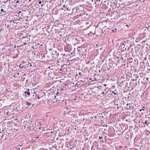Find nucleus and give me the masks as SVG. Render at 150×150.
Returning <instances> with one entry per match:
<instances>
[{
    "label": "nucleus",
    "mask_w": 150,
    "mask_h": 150,
    "mask_svg": "<svg viewBox=\"0 0 150 150\" xmlns=\"http://www.w3.org/2000/svg\"><path fill=\"white\" fill-rule=\"evenodd\" d=\"M63 66H64V65H63V66H62V67H63Z\"/></svg>",
    "instance_id": "13d9d810"
},
{
    "label": "nucleus",
    "mask_w": 150,
    "mask_h": 150,
    "mask_svg": "<svg viewBox=\"0 0 150 150\" xmlns=\"http://www.w3.org/2000/svg\"><path fill=\"white\" fill-rule=\"evenodd\" d=\"M24 141L23 140V141H22V142H21V144L22 145V144H23V142Z\"/></svg>",
    "instance_id": "b1692460"
},
{
    "label": "nucleus",
    "mask_w": 150,
    "mask_h": 150,
    "mask_svg": "<svg viewBox=\"0 0 150 150\" xmlns=\"http://www.w3.org/2000/svg\"><path fill=\"white\" fill-rule=\"evenodd\" d=\"M149 78L148 77H147L146 79V81H149Z\"/></svg>",
    "instance_id": "5701e85b"
},
{
    "label": "nucleus",
    "mask_w": 150,
    "mask_h": 150,
    "mask_svg": "<svg viewBox=\"0 0 150 150\" xmlns=\"http://www.w3.org/2000/svg\"><path fill=\"white\" fill-rule=\"evenodd\" d=\"M30 67H31V66H32V64H30Z\"/></svg>",
    "instance_id": "37998d69"
},
{
    "label": "nucleus",
    "mask_w": 150,
    "mask_h": 150,
    "mask_svg": "<svg viewBox=\"0 0 150 150\" xmlns=\"http://www.w3.org/2000/svg\"><path fill=\"white\" fill-rule=\"evenodd\" d=\"M49 50H53L52 49V48H50V49H49Z\"/></svg>",
    "instance_id": "c85d7f7f"
},
{
    "label": "nucleus",
    "mask_w": 150,
    "mask_h": 150,
    "mask_svg": "<svg viewBox=\"0 0 150 150\" xmlns=\"http://www.w3.org/2000/svg\"><path fill=\"white\" fill-rule=\"evenodd\" d=\"M25 38L24 37H22V39H24V38Z\"/></svg>",
    "instance_id": "72a5a7b5"
},
{
    "label": "nucleus",
    "mask_w": 150,
    "mask_h": 150,
    "mask_svg": "<svg viewBox=\"0 0 150 150\" xmlns=\"http://www.w3.org/2000/svg\"><path fill=\"white\" fill-rule=\"evenodd\" d=\"M23 44H24V45H26V43H25V42H24V43H23Z\"/></svg>",
    "instance_id": "473e14b6"
},
{
    "label": "nucleus",
    "mask_w": 150,
    "mask_h": 150,
    "mask_svg": "<svg viewBox=\"0 0 150 150\" xmlns=\"http://www.w3.org/2000/svg\"><path fill=\"white\" fill-rule=\"evenodd\" d=\"M41 6V7H42L43 6L42 4Z\"/></svg>",
    "instance_id": "09e8293b"
},
{
    "label": "nucleus",
    "mask_w": 150,
    "mask_h": 150,
    "mask_svg": "<svg viewBox=\"0 0 150 150\" xmlns=\"http://www.w3.org/2000/svg\"><path fill=\"white\" fill-rule=\"evenodd\" d=\"M106 28H107V27L106 26H105L102 29V31L103 33L105 31V29H106Z\"/></svg>",
    "instance_id": "1a4fd4ad"
},
{
    "label": "nucleus",
    "mask_w": 150,
    "mask_h": 150,
    "mask_svg": "<svg viewBox=\"0 0 150 150\" xmlns=\"http://www.w3.org/2000/svg\"><path fill=\"white\" fill-rule=\"evenodd\" d=\"M14 18L15 19V20L16 21H19L20 19H18L17 18Z\"/></svg>",
    "instance_id": "dca6fc26"
},
{
    "label": "nucleus",
    "mask_w": 150,
    "mask_h": 150,
    "mask_svg": "<svg viewBox=\"0 0 150 150\" xmlns=\"http://www.w3.org/2000/svg\"><path fill=\"white\" fill-rule=\"evenodd\" d=\"M37 93L36 92L32 93L31 95H32V98L33 100H36V96H37Z\"/></svg>",
    "instance_id": "39448f33"
},
{
    "label": "nucleus",
    "mask_w": 150,
    "mask_h": 150,
    "mask_svg": "<svg viewBox=\"0 0 150 150\" xmlns=\"http://www.w3.org/2000/svg\"><path fill=\"white\" fill-rule=\"evenodd\" d=\"M59 62V60H57V65H59V64H58V63Z\"/></svg>",
    "instance_id": "aec40b11"
},
{
    "label": "nucleus",
    "mask_w": 150,
    "mask_h": 150,
    "mask_svg": "<svg viewBox=\"0 0 150 150\" xmlns=\"http://www.w3.org/2000/svg\"><path fill=\"white\" fill-rule=\"evenodd\" d=\"M55 30H56L57 31L58 30H56V29H55Z\"/></svg>",
    "instance_id": "338daca9"
},
{
    "label": "nucleus",
    "mask_w": 150,
    "mask_h": 150,
    "mask_svg": "<svg viewBox=\"0 0 150 150\" xmlns=\"http://www.w3.org/2000/svg\"><path fill=\"white\" fill-rule=\"evenodd\" d=\"M147 120H145L144 122H143L145 124H146V125L148 126L149 123L147 122Z\"/></svg>",
    "instance_id": "ddd939ff"
},
{
    "label": "nucleus",
    "mask_w": 150,
    "mask_h": 150,
    "mask_svg": "<svg viewBox=\"0 0 150 150\" xmlns=\"http://www.w3.org/2000/svg\"><path fill=\"white\" fill-rule=\"evenodd\" d=\"M117 29L116 28H115V29H113L112 30V31L113 32H115V31L116 30H117Z\"/></svg>",
    "instance_id": "6ab92c4d"
},
{
    "label": "nucleus",
    "mask_w": 150,
    "mask_h": 150,
    "mask_svg": "<svg viewBox=\"0 0 150 150\" xmlns=\"http://www.w3.org/2000/svg\"><path fill=\"white\" fill-rule=\"evenodd\" d=\"M7 1H4V3H7Z\"/></svg>",
    "instance_id": "a19ab883"
},
{
    "label": "nucleus",
    "mask_w": 150,
    "mask_h": 150,
    "mask_svg": "<svg viewBox=\"0 0 150 150\" xmlns=\"http://www.w3.org/2000/svg\"><path fill=\"white\" fill-rule=\"evenodd\" d=\"M45 55H43L42 56V58L44 57H45Z\"/></svg>",
    "instance_id": "c9c22d12"
},
{
    "label": "nucleus",
    "mask_w": 150,
    "mask_h": 150,
    "mask_svg": "<svg viewBox=\"0 0 150 150\" xmlns=\"http://www.w3.org/2000/svg\"><path fill=\"white\" fill-rule=\"evenodd\" d=\"M16 3H21V1H20H20L19 0H17L16 1Z\"/></svg>",
    "instance_id": "2eb2a0df"
},
{
    "label": "nucleus",
    "mask_w": 150,
    "mask_h": 150,
    "mask_svg": "<svg viewBox=\"0 0 150 150\" xmlns=\"http://www.w3.org/2000/svg\"><path fill=\"white\" fill-rule=\"evenodd\" d=\"M18 150H22V149H21L20 147H18Z\"/></svg>",
    "instance_id": "cd10ccee"
},
{
    "label": "nucleus",
    "mask_w": 150,
    "mask_h": 150,
    "mask_svg": "<svg viewBox=\"0 0 150 150\" xmlns=\"http://www.w3.org/2000/svg\"><path fill=\"white\" fill-rule=\"evenodd\" d=\"M59 92H57L56 93V95L54 96V98L57 99V98H56V97H57V96H59Z\"/></svg>",
    "instance_id": "9d476101"
},
{
    "label": "nucleus",
    "mask_w": 150,
    "mask_h": 150,
    "mask_svg": "<svg viewBox=\"0 0 150 150\" xmlns=\"http://www.w3.org/2000/svg\"><path fill=\"white\" fill-rule=\"evenodd\" d=\"M142 110V109H140L139 110V111H141Z\"/></svg>",
    "instance_id": "ea45409f"
},
{
    "label": "nucleus",
    "mask_w": 150,
    "mask_h": 150,
    "mask_svg": "<svg viewBox=\"0 0 150 150\" xmlns=\"http://www.w3.org/2000/svg\"><path fill=\"white\" fill-rule=\"evenodd\" d=\"M120 46L121 48V52H124L127 50V46H126L125 45H124L123 43H121Z\"/></svg>",
    "instance_id": "f03ea898"
},
{
    "label": "nucleus",
    "mask_w": 150,
    "mask_h": 150,
    "mask_svg": "<svg viewBox=\"0 0 150 150\" xmlns=\"http://www.w3.org/2000/svg\"><path fill=\"white\" fill-rule=\"evenodd\" d=\"M42 3V2L41 1H39L38 2V3L39 4H40Z\"/></svg>",
    "instance_id": "a878e982"
},
{
    "label": "nucleus",
    "mask_w": 150,
    "mask_h": 150,
    "mask_svg": "<svg viewBox=\"0 0 150 150\" xmlns=\"http://www.w3.org/2000/svg\"><path fill=\"white\" fill-rule=\"evenodd\" d=\"M14 48H16V45H15L14 46Z\"/></svg>",
    "instance_id": "3c124183"
},
{
    "label": "nucleus",
    "mask_w": 150,
    "mask_h": 150,
    "mask_svg": "<svg viewBox=\"0 0 150 150\" xmlns=\"http://www.w3.org/2000/svg\"><path fill=\"white\" fill-rule=\"evenodd\" d=\"M72 47L71 45H68L64 47V50L66 51H69L71 50Z\"/></svg>",
    "instance_id": "7ed1b4c3"
},
{
    "label": "nucleus",
    "mask_w": 150,
    "mask_h": 150,
    "mask_svg": "<svg viewBox=\"0 0 150 150\" xmlns=\"http://www.w3.org/2000/svg\"><path fill=\"white\" fill-rule=\"evenodd\" d=\"M4 129L3 130H2V132H4Z\"/></svg>",
    "instance_id": "8fccbe9b"
},
{
    "label": "nucleus",
    "mask_w": 150,
    "mask_h": 150,
    "mask_svg": "<svg viewBox=\"0 0 150 150\" xmlns=\"http://www.w3.org/2000/svg\"><path fill=\"white\" fill-rule=\"evenodd\" d=\"M55 30H56L57 31L58 30H56V29H55Z\"/></svg>",
    "instance_id": "774afa93"
},
{
    "label": "nucleus",
    "mask_w": 150,
    "mask_h": 150,
    "mask_svg": "<svg viewBox=\"0 0 150 150\" xmlns=\"http://www.w3.org/2000/svg\"><path fill=\"white\" fill-rule=\"evenodd\" d=\"M91 33V32H90V33H89V35H90V33Z\"/></svg>",
    "instance_id": "e2e57ef3"
},
{
    "label": "nucleus",
    "mask_w": 150,
    "mask_h": 150,
    "mask_svg": "<svg viewBox=\"0 0 150 150\" xmlns=\"http://www.w3.org/2000/svg\"><path fill=\"white\" fill-rule=\"evenodd\" d=\"M100 86H99L97 88H100Z\"/></svg>",
    "instance_id": "f704fd0d"
},
{
    "label": "nucleus",
    "mask_w": 150,
    "mask_h": 150,
    "mask_svg": "<svg viewBox=\"0 0 150 150\" xmlns=\"http://www.w3.org/2000/svg\"><path fill=\"white\" fill-rule=\"evenodd\" d=\"M67 10H69L70 9H69V8H67Z\"/></svg>",
    "instance_id": "79ce46f5"
},
{
    "label": "nucleus",
    "mask_w": 150,
    "mask_h": 150,
    "mask_svg": "<svg viewBox=\"0 0 150 150\" xmlns=\"http://www.w3.org/2000/svg\"><path fill=\"white\" fill-rule=\"evenodd\" d=\"M57 147L56 146V145L55 144L52 146L51 147H50L49 149L50 150H57Z\"/></svg>",
    "instance_id": "423d86ee"
},
{
    "label": "nucleus",
    "mask_w": 150,
    "mask_h": 150,
    "mask_svg": "<svg viewBox=\"0 0 150 150\" xmlns=\"http://www.w3.org/2000/svg\"><path fill=\"white\" fill-rule=\"evenodd\" d=\"M31 1V0H28V2Z\"/></svg>",
    "instance_id": "de8ad7c7"
},
{
    "label": "nucleus",
    "mask_w": 150,
    "mask_h": 150,
    "mask_svg": "<svg viewBox=\"0 0 150 150\" xmlns=\"http://www.w3.org/2000/svg\"><path fill=\"white\" fill-rule=\"evenodd\" d=\"M51 53L52 55H54L55 54V53H57V51L56 50H53L52 52Z\"/></svg>",
    "instance_id": "f8f14e48"
},
{
    "label": "nucleus",
    "mask_w": 150,
    "mask_h": 150,
    "mask_svg": "<svg viewBox=\"0 0 150 150\" xmlns=\"http://www.w3.org/2000/svg\"><path fill=\"white\" fill-rule=\"evenodd\" d=\"M26 81L27 82V81H28V80H26Z\"/></svg>",
    "instance_id": "bf43d9fd"
},
{
    "label": "nucleus",
    "mask_w": 150,
    "mask_h": 150,
    "mask_svg": "<svg viewBox=\"0 0 150 150\" xmlns=\"http://www.w3.org/2000/svg\"><path fill=\"white\" fill-rule=\"evenodd\" d=\"M63 7H65V6L64 5L63 6Z\"/></svg>",
    "instance_id": "680f3d73"
},
{
    "label": "nucleus",
    "mask_w": 150,
    "mask_h": 150,
    "mask_svg": "<svg viewBox=\"0 0 150 150\" xmlns=\"http://www.w3.org/2000/svg\"><path fill=\"white\" fill-rule=\"evenodd\" d=\"M112 93L114 94V95H118L116 91H112Z\"/></svg>",
    "instance_id": "4468645a"
},
{
    "label": "nucleus",
    "mask_w": 150,
    "mask_h": 150,
    "mask_svg": "<svg viewBox=\"0 0 150 150\" xmlns=\"http://www.w3.org/2000/svg\"><path fill=\"white\" fill-rule=\"evenodd\" d=\"M13 130H15V129H13V130L12 131V132H13Z\"/></svg>",
    "instance_id": "49530a36"
},
{
    "label": "nucleus",
    "mask_w": 150,
    "mask_h": 150,
    "mask_svg": "<svg viewBox=\"0 0 150 150\" xmlns=\"http://www.w3.org/2000/svg\"><path fill=\"white\" fill-rule=\"evenodd\" d=\"M6 113H7V115H8V112H6Z\"/></svg>",
    "instance_id": "5fc2aeb1"
},
{
    "label": "nucleus",
    "mask_w": 150,
    "mask_h": 150,
    "mask_svg": "<svg viewBox=\"0 0 150 150\" xmlns=\"http://www.w3.org/2000/svg\"><path fill=\"white\" fill-rule=\"evenodd\" d=\"M81 81H82V82H83L84 83V81H83L82 80H81Z\"/></svg>",
    "instance_id": "864d4df0"
},
{
    "label": "nucleus",
    "mask_w": 150,
    "mask_h": 150,
    "mask_svg": "<svg viewBox=\"0 0 150 150\" xmlns=\"http://www.w3.org/2000/svg\"><path fill=\"white\" fill-rule=\"evenodd\" d=\"M1 12H4V13H5V11H4V10L3 9H1Z\"/></svg>",
    "instance_id": "4be33fe9"
},
{
    "label": "nucleus",
    "mask_w": 150,
    "mask_h": 150,
    "mask_svg": "<svg viewBox=\"0 0 150 150\" xmlns=\"http://www.w3.org/2000/svg\"><path fill=\"white\" fill-rule=\"evenodd\" d=\"M19 73H18L17 74V75H19Z\"/></svg>",
    "instance_id": "603ef678"
},
{
    "label": "nucleus",
    "mask_w": 150,
    "mask_h": 150,
    "mask_svg": "<svg viewBox=\"0 0 150 150\" xmlns=\"http://www.w3.org/2000/svg\"><path fill=\"white\" fill-rule=\"evenodd\" d=\"M127 106H128V104H127ZM128 109H129V110H131V109H132V107L130 106H129V108H128V106H127V108H126V109H128Z\"/></svg>",
    "instance_id": "9b49d317"
},
{
    "label": "nucleus",
    "mask_w": 150,
    "mask_h": 150,
    "mask_svg": "<svg viewBox=\"0 0 150 150\" xmlns=\"http://www.w3.org/2000/svg\"><path fill=\"white\" fill-rule=\"evenodd\" d=\"M117 4L114 3H111L110 5V10H112L113 9L116 8Z\"/></svg>",
    "instance_id": "20e7f679"
},
{
    "label": "nucleus",
    "mask_w": 150,
    "mask_h": 150,
    "mask_svg": "<svg viewBox=\"0 0 150 150\" xmlns=\"http://www.w3.org/2000/svg\"><path fill=\"white\" fill-rule=\"evenodd\" d=\"M63 66H64V65H63V66H62V67H63Z\"/></svg>",
    "instance_id": "6e6d98bb"
},
{
    "label": "nucleus",
    "mask_w": 150,
    "mask_h": 150,
    "mask_svg": "<svg viewBox=\"0 0 150 150\" xmlns=\"http://www.w3.org/2000/svg\"><path fill=\"white\" fill-rule=\"evenodd\" d=\"M26 103V105L28 106H30L31 105V104L29 102H28V101L25 102Z\"/></svg>",
    "instance_id": "6e6552de"
},
{
    "label": "nucleus",
    "mask_w": 150,
    "mask_h": 150,
    "mask_svg": "<svg viewBox=\"0 0 150 150\" xmlns=\"http://www.w3.org/2000/svg\"><path fill=\"white\" fill-rule=\"evenodd\" d=\"M59 141L60 142V143H61V140H59Z\"/></svg>",
    "instance_id": "e433bc0d"
},
{
    "label": "nucleus",
    "mask_w": 150,
    "mask_h": 150,
    "mask_svg": "<svg viewBox=\"0 0 150 150\" xmlns=\"http://www.w3.org/2000/svg\"><path fill=\"white\" fill-rule=\"evenodd\" d=\"M77 15L80 16H84L85 17H86V16H85V15H86V16L88 15V14L86 13V11L84 10L79 11L77 12Z\"/></svg>",
    "instance_id": "f257e3e1"
},
{
    "label": "nucleus",
    "mask_w": 150,
    "mask_h": 150,
    "mask_svg": "<svg viewBox=\"0 0 150 150\" xmlns=\"http://www.w3.org/2000/svg\"><path fill=\"white\" fill-rule=\"evenodd\" d=\"M11 134V132H10V133H8V134Z\"/></svg>",
    "instance_id": "c03bdc74"
},
{
    "label": "nucleus",
    "mask_w": 150,
    "mask_h": 150,
    "mask_svg": "<svg viewBox=\"0 0 150 150\" xmlns=\"http://www.w3.org/2000/svg\"><path fill=\"white\" fill-rule=\"evenodd\" d=\"M63 66H64V65H63V66H62V67H63Z\"/></svg>",
    "instance_id": "4d7b16f0"
},
{
    "label": "nucleus",
    "mask_w": 150,
    "mask_h": 150,
    "mask_svg": "<svg viewBox=\"0 0 150 150\" xmlns=\"http://www.w3.org/2000/svg\"><path fill=\"white\" fill-rule=\"evenodd\" d=\"M12 21H12V20H10V21H9V23H11Z\"/></svg>",
    "instance_id": "c756f323"
},
{
    "label": "nucleus",
    "mask_w": 150,
    "mask_h": 150,
    "mask_svg": "<svg viewBox=\"0 0 150 150\" xmlns=\"http://www.w3.org/2000/svg\"><path fill=\"white\" fill-rule=\"evenodd\" d=\"M19 47V46H17V47Z\"/></svg>",
    "instance_id": "052dcab7"
},
{
    "label": "nucleus",
    "mask_w": 150,
    "mask_h": 150,
    "mask_svg": "<svg viewBox=\"0 0 150 150\" xmlns=\"http://www.w3.org/2000/svg\"><path fill=\"white\" fill-rule=\"evenodd\" d=\"M102 93V94L103 95L105 94V93L104 92H103Z\"/></svg>",
    "instance_id": "2f4dec72"
},
{
    "label": "nucleus",
    "mask_w": 150,
    "mask_h": 150,
    "mask_svg": "<svg viewBox=\"0 0 150 150\" xmlns=\"http://www.w3.org/2000/svg\"><path fill=\"white\" fill-rule=\"evenodd\" d=\"M29 89H27L28 91H26L24 92L25 93H27L28 96H29L30 95V93L29 91Z\"/></svg>",
    "instance_id": "0eeeda50"
},
{
    "label": "nucleus",
    "mask_w": 150,
    "mask_h": 150,
    "mask_svg": "<svg viewBox=\"0 0 150 150\" xmlns=\"http://www.w3.org/2000/svg\"><path fill=\"white\" fill-rule=\"evenodd\" d=\"M99 138L100 139H103V137H101L100 136L99 137Z\"/></svg>",
    "instance_id": "bb28decb"
},
{
    "label": "nucleus",
    "mask_w": 150,
    "mask_h": 150,
    "mask_svg": "<svg viewBox=\"0 0 150 150\" xmlns=\"http://www.w3.org/2000/svg\"><path fill=\"white\" fill-rule=\"evenodd\" d=\"M55 30H56L57 31L58 30H56V29H55Z\"/></svg>",
    "instance_id": "69168bd1"
},
{
    "label": "nucleus",
    "mask_w": 150,
    "mask_h": 150,
    "mask_svg": "<svg viewBox=\"0 0 150 150\" xmlns=\"http://www.w3.org/2000/svg\"><path fill=\"white\" fill-rule=\"evenodd\" d=\"M81 73L80 72H79V75H81Z\"/></svg>",
    "instance_id": "7c9ffc66"
},
{
    "label": "nucleus",
    "mask_w": 150,
    "mask_h": 150,
    "mask_svg": "<svg viewBox=\"0 0 150 150\" xmlns=\"http://www.w3.org/2000/svg\"><path fill=\"white\" fill-rule=\"evenodd\" d=\"M19 67H20L21 68H22L23 67H20V65L19 66Z\"/></svg>",
    "instance_id": "4c0bfd02"
},
{
    "label": "nucleus",
    "mask_w": 150,
    "mask_h": 150,
    "mask_svg": "<svg viewBox=\"0 0 150 150\" xmlns=\"http://www.w3.org/2000/svg\"><path fill=\"white\" fill-rule=\"evenodd\" d=\"M41 129V127H39V129Z\"/></svg>",
    "instance_id": "a18cd8bd"
},
{
    "label": "nucleus",
    "mask_w": 150,
    "mask_h": 150,
    "mask_svg": "<svg viewBox=\"0 0 150 150\" xmlns=\"http://www.w3.org/2000/svg\"><path fill=\"white\" fill-rule=\"evenodd\" d=\"M12 21H13V23H16V21L15 20V19H14V18L13 20Z\"/></svg>",
    "instance_id": "f3484780"
},
{
    "label": "nucleus",
    "mask_w": 150,
    "mask_h": 150,
    "mask_svg": "<svg viewBox=\"0 0 150 150\" xmlns=\"http://www.w3.org/2000/svg\"><path fill=\"white\" fill-rule=\"evenodd\" d=\"M82 55L83 56H85L86 55V54L85 53H83V54H82Z\"/></svg>",
    "instance_id": "393cba45"
},
{
    "label": "nucleus",
    "mask_w": 150,
    "mask_h": 150,
    "mask_svg": "<svg viewBox=\"0 0 150 150\" xmlns=\"http://www.w3.org/2000/svg\"><path fill=\"white\" fill-rule=\"evenodd\" d=\"M104 85L105 86H106V85H106V84H104Z\"/></svg>",
    "instance_id": "58836bf2"
},
{
    "label": "nucleus",
    "mask_w": 150,
    "mask_h": 150,
    "mask_svg": "<svg viewBox=\"0 0 150 150\" xmlns=\"http://www.w3.org/2000/svg\"><path fill=\"white\" fill-rule=\"evenodd\" d=\"M40 97L38 95H37V96H36V100H37V99H40Z\"/></svg>",
    "instance_id": "a211bd4d"
},
{
    "label": "nucleus",
    "mask_w": 150,
    "mask_h": 150,
    "mask_svg": "<svg viewBox=\"0 0 150 150\" xmlns=\"http://www.w3.org/2000/svg\"><path fill=\"white\" fill-rule=\"evenodd\" d=\"M145 109V108L144 107H143V108L142 109V110L144 111Z\"/></svg>",
    "instance_id": "412c9836"
},
{
    "label": "nucleus",
    "mask_w": 150,
    "mask_h": 150,
    "mask_svg": "<svg viewBox=\"0 0 150 150\" xmlns=\"http://www.w3.org/2000/svg\"><path fill=\"white\" fill-rule=\"evenodd\" d=\"M20 146L21 147V144H20Z\"/></svg>",
    "instance_id": "0e129e2a"
}]
</instances>
